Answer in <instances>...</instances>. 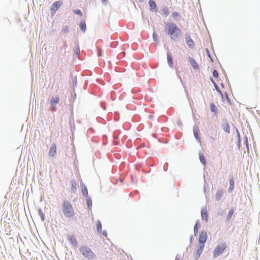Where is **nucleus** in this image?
Instances as JSON below:
<instances>
[{
    "mask_svg": "<svg viewBox=\"0 0 260 260\" xmlns=\"http://www.w3.org/2000/svg\"><path fill=\"white\" fill-rule=\"evenodd\" d=\"M165 31L170 36L172 40L178 39L180 36L181 30L174 23H168L166 24Z\"/></svg>",
    "mask_w": 260,
    "mask_h": 260,
    "instance_id": "nucleus-1",
    "label": "nucleus"
},
{
    "mask_svg": "<svg viewBox=\"0 0 260 260\" xmlns=\"http://www.w3.org/2000/svg\"><path fill=\"white\" fill-rule=\"evenodd\" d=\"M61 211L64 216L67 218H73L75 215V212L71 203L68 200L63 201L61 205Z\"/></svg>",
    "mask_w": 260,
    "mask_h": 260,
    "instance_id": "nucleus-2",
    "label": "nucleus"
},
{
    "mask_svg": "<svg viewBox=\"0 0 260 260\" xmlns=\"http://www.w3.org/2000/svg\"><path fill=\"white\" fill-rule=\"evenodd\" d=\"M80 252L86 258L92 259L95 258V255L91 249L86 246H82L79 248Z\"/></svg>",
    "mask_w": 260,
    "mask_h": 260,
    "instance_id": "nucleus-3",
    "label": "nucleus"
},
{
    "mask_svg": "<svg viewBox=\"0 0 260 260\" xmlns=\"http://www.w3.org/2000/svg\"><path fill=\"white\" fill-rule=\"evenodd\" d=\"M226 248V245L225 243H221L218 245L213 251V256L214 257H216L220 255L221 253L223 252L224 250Z\"/></svg>",
    "mask_w": 260,
    "mask_h": 260,
    "instance_id": "nucleus-4",
    "label": "nucleus"
},
{
    "mask_svg": "<svg viewBox=\"0 0 260 260\" xmlns=\"http://www.w3.org/2000/svg\"><path fill=\"white\" fill-rule=\"evenodd\" d=\"M185 42L187 45L190 48H193L194 46V42L191 38L190 35L188 34L185 35Z\"/></svg>",
    "mask_w": 260,
    "mask_h": 260,
    "instance_id": "nucleus-5",
    "label": "nucleus"
},
{
    "mask_svg": "<svg viewBox=\"0 0 260 260\" xmlns=\"http://www.w3.org/2000/svg\"><path fill=\"white\" fill-rule=\"evenodd\" d=\"M60 99L59 96L52 97L50 101V105L51 108L54 110L55 108L56 104H58L59 102Z\"/></svg>",
    "mask_w": 260,
    "mask_h": 260,
    "instance_id": "nucleus-6",
    "label": "nucleus"
},
{
    "mask_svg": "<svg viewBox=\"0 0 260 260\" xmlns=\"http://www.w3.org/2000/svg\"><path fill=\"white\" fill-rule=\"evenodd\" d=\"M62 2L60 1H56L54 2L51 8L52 12H54V14L55 13L56 11L62 5Z\"/></svg>",
    "mask_w": 260,
    "mask_h": 260,
    "instance_id": "nucleus-7",
    "label": "nucleus"
},
{
    "mask_svg": "<svg viewBox=\"0 0 260 260\" xmlns=\"http://www.w3.org/2000/svg\"><path fill=\"white\" fill-rule=\"evenodd\" d=\"M207 238V235L205 232H201L199 237V242L201 243L202 244H204Z\"/></svg>",
    "mask_w": 260,
    "mask_h": 260,
    "instance_id": "nucleus-8",
    "label": "nucleus"
},
{
    "mask_svg": "<svg viewBox=\"0 0 260 260\" xmlns=\"http://www.w3.org/2000/svg\"><path fill=\"white\" fill-rule=\"evenodd\" d=\"M56 153V146L55 144L51 145L50 150L49 151V156L50 157H53Z\"/></svg>",
    "mask_w": 260,
    "mask_h": 260,
    "instance_id": "nucleus-9",
    "label": "nucleus"
},
{
    "mask_svg": "<svg viewBox=\"0 0 260 260\" xmlns=\"http://www.w3.org/2000/svg\"><path fill=\"white\" fill-rule=\"evenodd\" d=\"M204 248V244H201L200 248L197 250L196 253L194 256V258L196 259H198L200 257L201 253H202V252L203 251Z\"/></svg>",
    "mask_w": 260,
    "mask_h": 260,
    "instance_id": "nucleus-10",
    "label": "nucleus"
},
{
    "mask_svg": "<svg viewBox=\"0 0 260 260\" xmlns=\"http://www.w3.org/2000/svg\"><path fill=\"white\" fill-rule=\"evenodd\" d=\"M188 61L194 70H198L199 69L197 62L193 58L189 57Z\"/></svg>",
    "mask_w": 260,
    "mask_h": 260,
    "instance_id": "nucleus-11",
    "label": "nucleus"
},
{
    "mask_svg": "<svg viewBox=\"0 0 260 260\" xmlns=\"http://www.w3.org/2000/svg\"><path fill=\"white\" fill-rule=\"evenodd\" d=\"M201 215L202 219L205 220L206 221H207L208 215L206 208L202 209Z\"/></svg>",
    "mask_w": 260,
    "mask_h": 260,
    "instance_id": "nucleus-12",
    "label": "nucleus"
},
{
    "mask_svg": "<svg viewBox=\"0 0 260 260\" xmlns=\"http://www.w3.org/2000/svg\"><path fill=\"white\" fill-rule=\"evenodd\" d=\"M149 4L150 11H154L155 12L157 11V8L156 3L153 0H150L149 1Z\"/></svg>",
    "mask_w": 260,
    "mask_h": 260,
    "instance_id": "nucleus-13",
    "label": "nucleus"
},
{
    "mask_svg": "<svg viewBox=\"0 0 260 260\" xmlns=\"http://www.w3.org/2000/svg\"><path fill=\"white\" fill-rule=\"evenodd\" d=\"M223 194V190L222 189H219L217 190L215 195V200L217 201L220 200Z\"/></svg>",
    "mask_w": 260,
    "mask_h": 260,
    "instance_id": "nucleus-14",
    "label": "nucleus"
},
{
    "mask_svg": "<svg viewBox=\"0 0 260 260\" xmlns=\"http://www.w3.org/2000/svg\"><path fill=\"white\" fill-rule=\"evenodd\" d=\"M230 186L229 188V191L231 192L233 190L235 186L234 179L233 178H231L229 181Z\"/></svg>",
    "mask_w": 260,
    "mask_h": 260,
    "instance_id": "nucleus-15",
    "label": "nucleus"
},
{
    "mask_svg": "<svg viewBox=\"0 0 260 260\" xmlns=\"http://www.w3.org/2000/svg\"><path fill=\"white\" fill-rule=\"evenodd\" d=\"M68 239L71 244H73L75 245V246H77L78 245L77 241L76 238L74 236H69L68 237Z\"/></svg>",
    "mask_w": 260,
    "mask_h": 260,
    "instance_id": "nucleus-16",
    "label": "nucleus"
},
{
    "mask_svg": "<svg viewBox=\"0 0 260 260\" xmlns=\"http://www.w3.org/2000/svg\"><path fill=\"white\" fill-rule=\"evenodd\" d=\"M222 129L226 133H229L230 132V126L228 123H224L222 126Z\"/></svg>",
    "mask_w": 260,
    "mask_h": 260,
    "instance_id": "nucleus-17",
    "label": "nucleus"
},
{
    "mask_svg": "<svg viewBox=\"0 0 260 260\" xmlns=\"http://www.w3.org/2000/svg\"><path fill=\"white\" fill-rule=\"evenodd\" d=\"M210 108H211V110L212 112H214L215 113H217V112L218 111V109L214 103H211L210 104Z\"/></svg>",
    "mask_w": 260,
    "mask_h": 260,
    "instance_id": "nucleus-18",
    "label": "nucleus"
},
{
    "mask_svg": "<svg viewBox=\"0 0 260 260\" xmlns=\"http://www.w3.org/2000/svg\"><path fill=\"white\" fill-rule=\"evenodd\" d=\"M199 132V130L197 127H193V134H194V137L197 139H198V140H199V135H198Z\"/></svg>",
    "mask_w": 260,
    "mask_h": 260,
    "instance_id": "nucleus-19",
    "label": "nucleus"
},
{
    "mask_svg": "<svg viewBox=\"0 0 260 260\" xmlns=\"http://www.w3.org/2000/svg\"><path fill=\"white\" fill-rule=\"evenodd\" d=\"M167 59H168V63L169 64V65L171 67H173V59H172V56L170 55V54H167Z\"/></svg>",
    "mask_w": 260,
    "mask_h": 260,
    "instance_id": "nucleus-20",
    "label": "nucleus"
},
{
    "mask_svg": "<svg viewBox=\"0 0 260 260\" xmlns=\"http://www.w3.org/2000/svg\"><path fill=\"white\" fill-rule=\"evenodd\" d=\"M80 28L83 31H85L86 28V25L85 21H82L80 24Z\"/></svg>",
    "mask_w": 260,
    "mask_h": 260,
    "instance_id": "nucleus-21",
    "label": "nucleus"
},
{
    "mask_svg": "<svg viewBox=\"0 0 260 260\" xmlns=\"http://www.w3.org/2000/svg\"><path fill=\"white\" fill-rule=\"evenodd\" d=\"M200 161H201V162L205 165L206 164V159L203 155V153H201V154H200Z\"/></svg>",
    "mask_w": 260,
    "mask_h": 260,
    "instance_id": "nucleus-22",
    "label": "nucleus"
},
{
    "mask_svg": "<svg viewBox=\"0 0 260 260\" xmlns=\"http://www.w3.org/2000/svg\"><path fill=\"white\" fill-rule=\"evenodd\" d=\"M162 14L167 16L169 14V10L168 7H165L162 10Z\"/></svg>",
    "mask_w": 260,
    "mask_h": 260,
    "instance_id": "nucleus-23",
    "label": "nucleus"
},
{
    "mask_svg": "<svg viewBox=\"0 0 260 260\" xmlns=\"http://www.w3.org/2000/svg\"><path fill=\"white\" fill-rule=\"evenodd\" d=\"M82 191L84 197H87L88 196L87 189L85 186L82 187Z\"/></svg>",
    "mask_w": 260,
    "mask_h": 260,
    "instance_id": "nucleus-24",
    "label": "nucleus"
},
{
    "mask_svg": "<svg viewBox=\"0 0 260 260\" xmlns=\"http://www.w3.org/2000/svg\"><path fill=\"white\" fill-rule=\"evenodd\" d=\"M96 229L97 231L99 232H101L102 230V224L100 221H98L96 223Z\"/></svg>",
    "mask_w": 260,
    "mask_h": 260,
    "instance_id": "nucleus-25",
    "label": "nucleus"
},
{
    "mask_svg": "<svg viewBox=\"0 0 260 260\" xmlns=\"http://www.w3.org/2000/svg\"><path fill=\"white\" fill-rule=\"evenodd\" d=\"M234 214V210L231 209L229 211L228 215L227 216V219L230 220Z\"/></svg>",
    "mask_w": 260,
    "mask_h": 260,
    "instance_id": "nucleus-26",
    "label": "nucleus"
},
{
    "mask_svg": "<svg viewBox=\"0 0 260 260\" xmlns=\"http://www.w3.org/2000/svg\"><path fill=\"white\" fill-rule=\"evenodd\" d=\"M74 12L75 14L80 15V16H82V12L79 9L74 10Z\"/></svg>",
    "mask_w": 260,
    "mask_h": 260,
    "instance_id": "nucleus-27",
    "label": "nucleus"
},
{
    "mask_svg": "<svg viewBox=\"0 0 260 260\" xmlns=\"http://www.w3.org/2000/svg\"><path fill=\"white\" fill-rule=\"evenodd\" d=\"M213 76L216 78H217L218 77V72L214 70L213 72Z\"/></svg>",
    "mask_w": 260,
    "mask_h": 260,
    "instance_id": "nucleus-28",
    "label": "nucleus"
},
{
    "mask_svg": "<svg viewBox=\"0 0 260 260\" xmlns=\"http://www.w3.org/2000/svg\"><path fill=\"white\" fill-rule=\"evenodd\" d=\"M172 16L174 18H176L177 17L179 16V14L177 12H173L172 13Z\"/></svg>",
    "mask_w": 260,
    "mask_h": 260,
    "instance_id": "nucleus-29",
    "label": "nucleus"
},
{
    "mask_svg": "<svg viewBox=\"0 0 260 260\" xmlns=\"http://www.w3.org/2000/svg\"><path fill=\"white\" fill-rule=\"evenodd\" d=\"M87 203L88 207H91L92 202H91V200L90 199V200H87Z\"/></svg>",
    "mask_w": 260,
    "mask_h": 260,
    "instance_id": "nucleus-30",
    "label": "nucleus"
},
{
    "mask_svg": "<svg viewBox=\"0 0 260 260\" xmlns=\"http://www.w3.org/2000/svg\"><path fill=\"white\" fill-rule=\"evenodd\" d=\"M153 38L154 42H157L158 40H157V36L154 33H153Z\"/></svg>",
    "mask_w": 260,
    "mask_h": 260,
    "instance_id": "nucleus-31",
    "label": "nucleus"
},
{
    "mask_svg": "<svg viewBox=\"0 0 260 260\" xmlns=\"http://www.w3.org/2000/svg\"><path fill=\"white\" fill-rule=\"evenodd\" d=\"M194 232L195 234L198 232L197 223H196V224L195 225V226L194 227Z\"/></svg>",
    "mask_w": 260,
    "mask_h": 260,
    "instance_id": "nucleus-32",
    "label": "nucleus"
},
{
    "mask_svg": "<svg viewBox=\"0 0 260 260\" xmlns=\"http://www.w3.org/2000/svg\"><path fill=\"white\" fill-rule=\"evenodd\" d=\"M98 56H102V50L101 49L98 50Z\"/></svg>",
    "mask_w": 260,
    "mask_h": 260,
    "instance_id": "nucleus-33",
    "label": "nucleus"
},
{
    "mask_svg": "<svg viewBox=\"0 0 260 260\" xmlns=\"http://www.w3.org/2000/svg\"><path fill=\"white\" fill-rule=\"evenodd\" d=\"M72 185H76V183L75 181H72Z\"/></svg>",
    "mask_w": 260,
    "mask_h": 260,
    "instance_id": "nucleus-34",
    "label": "nucleus"
},
{
    "mask_svg": "<svg viewBox=\"0 0 260 260\" xmlns=\"http://www.w3.org/2000/svg\"><path fill=\"white\" fill-rule=\"evenodd\" d=\"M245 143H246V145L247 147H248V140L247 139H246V140L245 141Z\"/></svg>",
    "mask_w": 260,
    "mask_h": 260,
    "instance_id": "nucleus-35",
    "label": "nucleus"
},
{
    "mask_svg": "<svg viewBox=\"0 0 260 260\" xmlns=\"http://www.w3.org/2000/svg\"><path fill=\"white\" fill-rule=\"evenodd\" d=\"M42 220H44V217L43 214H42Z\"/></svg>",
    "mask_w": 260,
    "mask_h": 260,
    "instance_id": "nucleus-36",
    "label": "nucleus"
},
{
    "mask_svg": "<svg viewBox=\"0 0 260 260\" xmlns=\"http://www.w3.org/2000/svg\"><path fill=\"white\" fill-rule=\"evenodd\" d=\"M103 234H104V235H105V236H106V235H107L106 233H104H104H103Z\"/></svg>",
    "mask_w": 260,
    "mask_h": 260,
    "instance_id": "nucleus-37",
    "label": "nucleus"
},
{
    "mask_svg": "<svg viewBox=\"0 0 260 260\" xmlns=\"http://www.w3.org/2000/svg\"><path fill=\"white\" fill-rule=\"evenodd\" d=\"M103 2H105L106 1V0H102Z\"/></svg>",
    "mask_w": 260,
    "mask_h": 260,
    "instance_id": "nucleus-38",
    "label": "nucleus"
}]
</instances>
